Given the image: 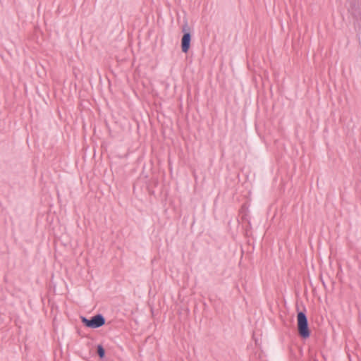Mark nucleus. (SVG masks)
<instances>
[{
    "label": "nucleus",
    "instance_id": "obj_1",
    "mask_svg": "<svg viewBox=\"0 0 361 361\" xmlns=\"http://www.w3.org/2000/svg\"><path fill=\"white\" fill-rule=\"evenodd\" d=\"M298 335L303 339L308 338L310 336L308 320L305 312H298L297 314Z\"/></svg>",
    "mask_w": 361,
    "mask_h": 361
},
{
    "label": "nucleus",
    "instance_id": "obj_2",
    "mask_svg": "<svg viewBox=\"0 0 361 361\" xmlns=\"http://www.w3.org/2000/svg\"><path fill=\"white\" fill-rule=\"evenodd\" d=\"M82 323L88 328L97 329L102 326L106 322L104 317L102 314H97L90 319H87L85 317L82 316Z\"/></svg>",
    "mask_w": 361,
    "mask_h": 361
},
{
    "label": "nucleus",
    "instance_id": "obj_3",
    "mask_svg": "<svg viewBox=\"0 0 361 361\" xmlns=\"http://www.w3.org/2000/svg\"><path fill=\"white\" fill-rule=\"evenodd\" d=\"M182 32L183 35L181 39V50L183 53H187L190 47L191 33L190 29L187 22L183 25Z\"/></svg>",
    "mask_w": 361,
    "mask_h": 361
},
{
    "label": "nucleus",
    "instance_id": "obj_4",
    "mask_svg": "<svg viewBox=\"0 0 361 361\" xmlns=\"http://www.w3.org/2000/svg\"><path fill=\"white\" fill-rule=\"evenodd\" d=\"M97 353L100 359H103L105 357V349L102 345L99 344L97 346Z\"/></svg>",
    "mask_w": 361,
    "mask_h": 361
},
{
    "label": "nucleus",
    "instance_id": "obj_5",
    "mask_svg": "<svg viewBox=\"0 0 361 361\" xmlns=\"http://www.w3.org/2000/svg\"><path fill=\"white\" fill-rule=\"evenodd\" d=\"M348 11H350L353 16H356L357 11H356L355 5L351 6L350 8L348 9Z\"/></svg>",
    "mask_w": 361,
    "mask_h": 361
}]
</instances>
